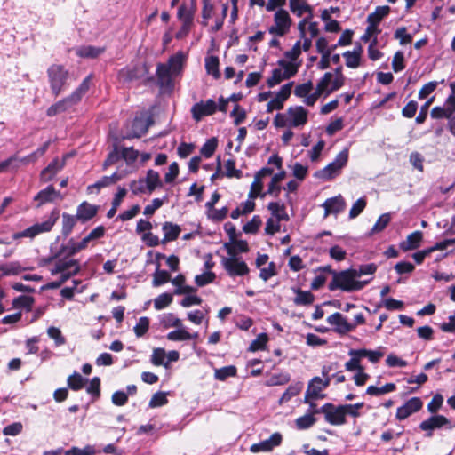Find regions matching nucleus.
I'll return each instance as SVG.
<instances>
[{
  "label": "nucleus",
  "instance_id": "1",
  "mask_svg": "<svg viewBox=\"0 0 455 455\" xmlns=\"http://www.w3.org/2000/svg\"><path fill=\"white\" fill-rule=\"evenodd\" d=\"M185 61V53L183 52H178L169 58L167 63L157 64L156 77L161 88L167 90L173 88L172 78L181 73Z\"/></svg>",
  "mask_w": 455,
  "mask_h": 455
},
{
  "label": "nucleus",
  "instance_id": "2",
  "mask_svg": "<svg viewBox=\"0 0 455 455\" xmlns=\"http://www.w3.org/2000/svg\"><path fill=\"white\" fill-rule=\"evenodd\" d=\"M356 271L353 268L334 272L333 278L329 283V290L335 291L340 289L344 291H355L363 289L371 281L369 280H357Z\"/></svg>",
  "mask_w": 455,
  "mask_h": 455
},
{
  "label": "nucleus",
  "instance_id": "3",
  "mask_svg": "<svg viewBox=\"0 0 455 455\" xmlns=\"http://www.w3.org/2000/svg\"><path fill=\"white\" fill-rule=\"evenodd\" d=\"M92 76H86L78 88L69 96L59 100L48 108L46 114L48 116H54L60 113L65 112L81 101L83 96L87 92L90 87Z\"/></svg>",
  "mask_w": 455,
  "mask_h": 455
},
{
  "label": "nucleus",
  "instance_id": "4",
  "mask_svg": "<svg viewBox=\"0 0 455 455\" xmlns=\"http://www.w3.org/2000/svg\"><path fill=\"white\" fill-rule=\"evenodd\" d=\"M228 257H222L220 263L228 275L231 277L243 276L249 273V267L245 261L242 260L237 255L234 248L226 243L224 244Z\"/></svg>",
  "mask_w": 455,
  "mask_h": 455
},
{
  "label": "nucleus",
  "instance_id": "5",
  "mask_svg": "<svg viewBox=\"0 0 455 455\" xmlns=\"http://www.w3.org/2000/svg\"><path fill=\"white\" fill-rule=\"evenodd\" d=\"M52 93L57 97L64 90L68 79V71L61 65L53 64L47 69Z\"/></svg>",
  "mask_w": 455,
  "mask_h": 455
},
{
  "label": "nucleus",
  "instance_id": "6",
  "mask_svg": "<svg viewBox=\"0 0 455 455\" xmlns=\"http://www.w3.org/2000/svg\"><path fill=\"white\" fill-rule=\"evenodd\" d=\"M348 160V149L344 148L340 151L335 159L324 168L317 171L315 177L323 180H330L339 175L343 167L346 166Z\"/></svg>",
  "mask_w": 455,
  "mask_h": 455
},
{
  "label": "nucleus",
  "instance_id": "7",
  "mask_svg": "<svg viewBox=\"0 0 455 455\" xmlns=\"http://www.w3.org/2000/svg\"><path fill=\"white\" fill-rule=\"evenodd\" d=\"M58 217L52 213V215L42 223H36L35 225L26 228L21 232H17L12 235L13 240H18L23 237L34 238L37 235L44 232H48L52 229L53 225L55 224Z\"/></svg>",
  "mask_w": 455,
  "mask_h": 455
},
{
  "label": "nucleus",
  "instance_id": "8",
  "mask_svg": "<svg viewBox=\"0 0 455 455\" xmlns=\"http://www.w3.org/2000/svg\"><path fill=\"white\" fill-rule=\"evenodd\" d=\"M275 24L268 28V32L277 36H283L291 26V19L286 10L279 9L274 15Z\"/></svg>",
  "mask_w": 455,
  "mask_h": 455
},
{
  "label": "nucleus",
  "instance_id": "9",
  "mask_svg": "<svg viewBox=\"0 0 455 455\" xmlns=\"http://www.w3.org/2000/svg\"><path fill=\"white\" fill-rule=\"evenodd\" d=\"M315 412H322L325 416V420L331 425H343L346 423L343 405L335 407L332 403H326L316 410Z\"/></svg>",
  "mask_w": 455,
  "mask_h": 455
},
{
  "label": "nucleus",
  "instance_id": "10",
  "mask_svg": "<svg viewBox=\"0 0 455 455\" xmlns=\"http://www.w3.org/2000/svg\"><path fill=\"white\" fill-rule=\"evenodd\" d=\"M70 257L61 256L58 258L54 267L50 270L52 275L57 274H70V276L76 275L80 271V267L76 259Z\"/></svg>",
  "mask_w": 455,
  "mask_h": 455
},
{
  "label": "nucleus",
  "instance_id": "11",
  "mask_svg": "<svg viewBox=\"0 0 455 455\" xmlns=\"http://www.w3.org/2000/svg\"><path fill=\"white\" fill-rule=\"evenodd\" d=\"M217 109L218 104L213 100L209 99L194 104L191 108V114L193 119L199 122L204 116L213 115Z\"/></svg>",
  "mask_w": 455,
  "mask_h": 455
},
{
  "label": "nucleus",
  "instance_id": "12",
  "mask_svg": "<svg viewBox=\"0 0 455 455\" xmlns=\"http://www.w3.org/2000/svg\"><path fill=\"white\" fill-rule=\"evenodd\" d=\"M283 436L280 433L275 432L271 435L268 439L263 440L258 443H253L250 447V451L252 453L269 452L275 447L279 446L282 443Z\"/></svg>",
  "mask_w": 455,
  "mask_h": 455
},
{
  "label": "nucleus",
  "instance_id": "13",
  "mask_svg": "<svg viewBox=\"0 0 455 455\" xmlns=\"http://www.w3.org/2000/svg\"><path fill=\"white\" fill-rule=\"evenodd\" d=\"M293 82L283 85L275 97L267 105V112L271 113L274 110H279L283 108L284 101L290 97Z\"/></svg>",
  "mask_w": 455,
  "mask_h": 455
},
{
  "label": "nucleus",
  "instance_id": "14",
  "mask_svg": "<svg viewBox=\"0 0 455 455\" xmlns=\"http://www.w3.org/2000/svg\"><path fill=\"white\" fill-rule=\"evenodd\" d=\"M422 406L423 403L419 397H412L397 409L395 418L398 420H403L411 414L419 411Z\"/></svg>",
  "mask_w": 455,
  "mask_h": 455
},
{
  "label": "nucleus",
  "instance_id": "15",
  "mask_svg": "<svg viewBox=\"0 0 455 455\" xmlns=\"http://www.w3.org/2000/svg\"><path fill=\"white\" fill-rule=\"evenodd\" d=\"M327 323L334 326V331L339 334H346L355 329V324H352L340 313H334L327 317Z\"/></svg>",
  "mask_w": 455,
  "mask_h": 455
},
{
  "label": "nucleus",
  "instance_id": "16",
  "mask_svg": "<svg viewBox=\"0 0 455 455\" xmlns=\"http://www.w3.org/2000/svg\"><path fill=\"white\" fill-rule=\"evenodd\" d=\"M289 126H303L307 122V110L301 106L290 107L287 110Z\"/></svg>",
  "mask_w": 455,
  "mask_h": 455
},
{
  "label": "nucleus",
  "instance_id": "17",
  "mask_svg": "<svg viewBox=\"0 0 455 455\" xmlns=\"http://www.w3.org/2000/svg\"><path fill=\"white\" fill-rule=\"evenodd\" d=\"M88 245L87 240L83 238L81 242L76 243L70 239L67 244H62L60 249L56 252L54 257H72L80 251L85 249Z\"/></svg>",
  "mask_w": 455,
  "mask_h": 455
},
{
  "label": "nucleus",
  "instance_id": "18",
  "mask_svg": "<svg viewBox=\"0 0 455 455\" xmlns=\"http://www.w3.org/2000/svg\"><path fill=\"white\" fill-rule=\"evenodd\" d=\"M448 423L449 420L446 417L443 415H435L422 421L419 425V428L427 432L426 435L427 437H431L432 431L434 429L440 428Z\"/></svg>",
  "mask_w": 455,
  "mask_h": 455
},
{
  "label": "nucleus",
  "instance_id": "19",
  "mask_svg": "<svg viewBox=\"0 0 455 455\" xmlns=\"http://www.w3.org/2000/svg\"><path fill=\"white\" fill-rule=\"evenodd\" d=\"M323 207L325 211V216L334 213L337 214L342 212L346 207V203L343 197L339 195L327 199L323 204Z\"/></svg>",
  "mask_w": 455,
  "mask_h": 455
},
{
  "label": "nucleus",
  "instance_id": "20",
  "mask_svg": "<svg viewBox=\"0 0 455 455\" xmlns=\"http://www.w3.org/2000/svg\"><path fill=\"white\" fill-rule=\"evenodd\" d=\"M97 207L93 204H91L87 202H83L78 207L76 211V218L78 220L82 222H86L92 220L97 213Z\"/></svg>",
  "mask_w": 455,
  "mask_h": 455
},
{
  "label": "nucleus",
  "instance_id": "21",
  "mask_svg": "<svg viewBox=\"0 0 455 455\" xmlns=\"http://www.w3.org/2000/svg\"><path fill=\"white\" fill-rule=\"evenodd\" d=\"M152 123L151 117H136L132 125V137L140 138L144 135Z\"/></svg>",
  "mask_w": 455,
  "mask_h": 455
},
{
  "label": "nucleus",
  "instance_id": "22",
  "mask_svg": "<svg viewBox=\"0 0 455 455\" xmlns=\"http://www.w3.org/2000/svg\"><path fill=\"white\" fill-rule=\"evenodd\" d=\"M56 198H62L60 192L56 191L53 188V186L50 185L46 188L41 190L37 193V195L35 196V201H38V206L48 203L52 202Z\"/></svg>",
  "mask_w": 455,
  "mask_h": 455
},
{
  "label": "nucleus",
  "instance_id": "23",
  "mask_svg": "<svg viewBox=\"0 0 455 455\" xmlns=\"http://www.w3.org/2000/svg\"><path fill=\"white\" fill-rule=\"evenodd\" d=\"M422 237H423V235L420 231H415V232L410 234L407 236L406 240L403 241L400 243V248L403 251L415 250L419 247Z\"/></svg>",
  "mask_w": 455,
  "mask_h": 455
},
{
  "label": "nucleus",
  "instance_id": "24",
  "mask_svg": "<svg viewBox=\"0 0 455 455\" xmlns=\"http://www.w3.org/2000/svg\"><path fill=\"white\" fill-rule=\"evenodd\" d=\"M162 229L164 232L163 243L176 240L181 232L180 227L172 222L164 223Z\"/></svg>",
  "mask_w": 455,
  "mask_h": 455
},
{
  "label": "nucleus",
  "instance_id": "25",
  "mask_svg": "<svg viewBox=\"0 0 455 455\" xmlns=\"http://www.w3.org/2000/svg\"><path fill=\"white\" fill-rule=\"evenodd\" d=\"M64 166V161L60 162L57 158L51 162L41 172V178L44 181L51 180Z\"/></svg>",
  "mask_w": 455,
  "mask_h": 455
},
{
  "label": "nucleus",
  "instance_id": "26",
  "mask_svg": "<svg viewBox=\"0 0 455 455\" xmlns=\"http://www.w3.org/2000/svg\"><path fill=\"white\" fill-rule=\"evenodd\" d=\"M285 175L286 172L284 171H282L273 175L267 191L262 194V196H265L267 194L275 197H278L281 191V187L279 186V183L285 178Z\"/></svg>",
  "mask_w": 455,
  "mask_h": 455
},
{
  "label": "nucleus",
  "instance_id": "27",
  "mask_svg": "<svg viewBox=\"0 0 455 455\" xmlns=\"http://www.w3.org/2000/svg\"><path fill=\"white\" fill-rule=\"evenodd\" d=\"M348 355H359L362 357H367L370 362L375 363L384 355V353L380 350H368V349H351Z\"/></svg>",
  "mask_w": 455,
  "mask_h": 455
},
{
  "label": "nucleus",
  "instance_id": "28",
  "mask_svg": "<svg viewBox=\"0 0 455 455\" xmlns=\"http://www.w3.org/2000/svg\"><path fill=\"white\" fill-rule=\"evenodd\" d=\"M390 7L387 5L378 6L375 11L370 13L367 17L368 24L378 27L383 18L388 15Z\"/></svg>",
  "mask_w": 455,
  "mask_h": 455
},
{
  "label": "nucleus",
  "instance_id": "29",
  "mask_svg": "<svg viewBox=\"0 0 455 455\" xmlns=\"http://www.w3.org/2000/svg\"><path fill=\"white\" fill-rule=\"evenodd\" d=\"M324 389L322 385L315 382V378H313L307 387V392L304 397V403H309V400L317 399L323 397L321 392Z\"/></svg>",
  "mask_w": 455,
  "mask_h": 455
},
{
  "label": "nucleus",
  "instance_id": "30",
  "mask_svg": "<svg viewBox=\"0 0 455 455\" xmlns=\"http://www.w3.org/2000/svg\"><path fill=\"white\" fill-rule=\"evenodd\" d=\"M267 209L271 212L272 215L276 218V221L279 223L281 220H288L289 216L285 212V206L283 204L279 202H271L267 205Z\"/></svg>",
  "mask_w": 455,
  "mask_h": 455
},
{
  "label": "nucleus",
  "instance_id": "31",
  "mask_svg": "<svg viewBox=\"0 0 455 455\" xmlns=\"http://www.w3.org/2000/svg\"><path fill=\"white\" fill-rule=\"evenodd\" d=\"M147 184L148 193H152L156 188L162 186L159 173L154 170H148L144 179Z\"/></svg>",
  "mask_w": 455,
  "mask_h": 455
},
{
  "label": "nucleus",
  "instance_id": "32",
  "mask_svg": "<svg viewBox=\"0 0 455 455\" xmlns=\"http://www.w3.org/2000/svg\"><path fill=\"white\" fill-rule=\"evenodd\" d=\"M362 52L361 46L358 47V50H354L353 52L347 51L343 53V57L346 60V65L348 68H355L360 65V54Z\"/></svg>",
  "mask_w": 455,
  "mask_h": 455
},
{
  "label": "nucleus",
  "instance_id": "33",
  "mask_svg": "<svg viewBox=\"0 0 455 455\" xmlns=\"http://www.w3.org/2000/svg\"><path fill=\"white\" fill-rule=\"evenodd\" d=\"M104 48L85 45L76 50V54L83 58H96L104 52Z\"/></svg>",
  "mask_w": 455,
  "mask_h": 455
},
{
  "label": "nucleus",
  "instance_id": "34",
  "mask_svg": "<svg viewBox=\"0 0 455 455\" xmlns=\"http://www.w3.org/2000/svg\"><path fill=\"white\" fill-rule=\"evenodd\" d=\"M396 389V386L394 383H387L386 385L378 387L375 386H369L366 389V394L373 396H379L384 394L394 392Z\"/></svg>",
  "mask_w": 455,
  "mask_h": 455
},
{
  "label": "nucleus",
  "instance_id": "35",
  "mask_svg": "<svg viewBox=\"0 0 455 455\" xmlns=\"http://www.w3.org/2000/svg\"><path fill=\"white\" fill-rule=\"evenodd\" d=\"M455 110L454 105H449L447 102L445 103V107H435L431 110V116L433 118H451L453 112Z\"/></svg>",
  "mask_w": 455,
  "mask_h": 455
},
{
  "label": "nucleus",
  "instance_id": "36",
  "mask_svg": "<svg viewBox=\"0 0 455 455\" xmlns=\"http://www.w3.org/2000/svg\"><path fill=\"white\" fill-rule=\"evenodd\" d=\"M303 388L302 382H296L289 386L286 391L283 394L280 398V403L290 401L293 396H296L300 393Z\"/></svg>",
  "mask_w": 455,
  "mask_h": 455
},
{
  "label": "nucleus",
  "instance_id": "37",
  "mask_svg": "<svg viewBox=\"0 0 455 455\" xmlns=\"http://www.w3.org/2000/svg\"><path fill=\"white\" fill-rule=\"evenodd\" d=\"M195 15V8H188L185 4H182L179 7L178 10V18L182 23H191L193 24Z\"/></svg>",
  "mask_w": 455,
  "mask_h": 455
},
{
  "label": "nucleus",
  "instance_id": "38",
  "mask_svg": "<svg viewBox=\"0 0 455 455\" xmlns=\"http://www.w3.org/2000/svg\"><path fill=\"white\" fill-rule=\"evenodd\" d=\"M205 68L208 74L214 78H219L220 74L219 71V59L216 56H210L205 59Z\"/></svg>",
  "mask_w": 455,
  "mask_h": 455
},
{
  "label": "nucleus",
  "instance_id": "39",
  "mask_svg": "<svg viewBox=\"0 0 455 455\" xmlns=\"http://www.w3.org/2000/svg\"><path fill=\"white\" fill-rule=\"evenodd\" d=\"M290 9L299 17H301L307 12L311 14L310 6L300 0H290Z\"/></svg>",
  "mask_w": 455,
  "mask_h": 455
},
{
  "label": "nucleus",
  "instance_id": "40",
  "mask_svg": "<svg viewBox=\"0 0 455 455\" xmlns=\"http://www.w3.org/2000/svg\"><path fill=\"white\" fill-rule=\"evenodd\" d=\"M77 218H76V215L73 216V215H69L68 213H63L62 214V234L64 235H68L74 226L76 225V221H77Z\"/></svg>",
  "mask_w": 455,
  "mask_h": 455
},
{
  "label": "nucleus",
  "instance_id": "41",
  "mask_svg": "<svg viewBox=\"0 0 455 455\" xmlns=\"http://www.w3.org/2000/svg\"><path fill=\"white\" fill-rule=\"evenodd\" d=\"M86 379L83 378L79 373L74 372L68 378V386L72 390H80L84 387Z\"/></svg>",
  "mask_w": 455,
  "mask_h": 455
},
{
  "label": "nucleus",
  "instance_id": "42",
  "mask_svg": "<svg viewBox=\"0 0 455 455\" xmlns=\"http://www.w3.org/2000/svg\"><path fill=\"white\" fill-rule=\"evenodd\" d=\"M294 303L296 305H310L314 301V295L310 291L297 290Z\"/></svg>",
  "mask_w": 455,
  "mask_h": 455
},
{
  "label": "nucleus",
  "instance_id": "43",
  "mask_svg": "<svg viewBox=\"0 0 455 455\" xmlns=\"http://www.w3.org/2000/svg\"><path fill=\"white\" fill-rule=\"evenodd\" d=\"M236 375V368L233 365L225 366L220 369H217L214 371V377L219 380H225L229 377H234Z\"/></svg>",
  "mask_w": 455,
  "mask_h": 455
},
{
  "label": "nucleus",
  "instance_id": "44",
  "mask_svg": "<svg viewBox=\"0 0 455 455\" xmlns=\"http://www.w3.org/2000/svg\"><path fill=\"white\" fill-rule=\"evenodd\" d=\"M22 269L23 268L17 261L0 265V271L3 273L4 275H18L22 271Z\"/></svg>",
  "mask_w": 455,
  "mask_h": 455
},
{
  "label": "nucleus",
  "instance_id": "45",
  "mask_svg": "<svg viewBox=\"0 0 455 455\" xmlns=\"http://www.w3.org/2000/svg\"><path fill=\"white\" fill-rule=\"evenodd\" d=\"M289 79L288 76L283 74V70L282 68H275L272 71V76L267 79V84L269 87H274L275 85L280 84L282 81Z\"/></svg>",
  "mask_w": 455,
  "mask_h": 455
},
{
  "label": "nucleus",
  "instance_id": "46",
  "mask_svg": "<svg viewBox=\"0 0 455 455\" xmlns=\"http://www.w3.org/2000/svg\"><path fill=\"white\" fill-rule=\"evenodd\" d=\"M172 302V295L170 293H162L154 300V307L156 310L167 307Z\"/></svg>",
  "mask_w": 455,
  "mask_h": 455
},
{
  "label": "nucleus",
  "instance_id": "47",
  "mask_svg": "<svg viewBox=\"0 0 455 455\" xmlns=\"http://www.w3.org/2000/svg\"><path fill=\"white\" fill-rule=\"evenodd\" d=\"M189 332L184 328H177V330L170 331L167 334V339L171 341H183L189 340Z\"/></svg>",
  "mask_w": 455,
  "mask_h": 455
},
{
  "label": "nucleus",
  "instance_id": "48",
  "mask_svg": "<svg viewBox=\"0 0 455 455\" xmlns=\"http://www.w3.org/2000/svg\"><path fill=\"white\" fill-rule=\"evenodd\" d=\"M217 145H218V140L216 138H212L210 140H208L202 147L200 152L201 154L206 157V158H209L211 157L215 150H216V148H217Z\"/></svg>",
  "mask_w": 455,
  "mask_h": 455
},
{
  "label": "nucleus",
  "instance_id": "49",
  "mask_svg": "<svg viewBox=\"0 0 455 455\" xmlns=\"http://www.w3.org/2000/svg\"><path fill=\"white\" fill-rule=\"evenodd\" d=\"M228 213V208L227 206H224L219 210H216L213 207L212 210L207 211V217H208V219H210L213 221L219 222V221H221L224 219H226Z\"/></svg>",
  "mask_w": 455,
  "mask_h": 455
},
{
  "label": "nucleus",
  "instance_id": "50",
  "mask_svg": "<svg viewBox=\"0 0 455 455\" xmlns=\"http://www.w3.org/2000/svg\"><path fill=\"white\" fill-rule=\"evenodd\" d=\"M166 353L164 348H156L153 351L151 356V362L155 365H164L165 368L168 367V362H164Z\"/></svg>",
  "mask_w": 455,
  "mask_h": 455
},
{
  "label": "nucleus",
  "instance_id": "51",
  "mask_svg": "<svg viewBox=\"0 0 455 455\" xmlns=\"http://www.w3.org/2000/svg\"><path fill=\"white\" fill-rule=\"evenodd\" d=\"M315 422V419L312 413H307L296 419V426L299 429H307L312 427Z\"/></svg>",
  "mask_w": 455,
  "mask_h": 455
},
{
  "label": "nucleus",
  "instance_id": "52",
  "mask_svg": "<svg viewBox=\"0 0 455 455\" xmlns=\"http://www.w3.org/2000/svg\"><path fill=\"white\" fill-rule=\"evenodd\" d=\"M395 38L399 40L400 44L405 45L412 41V36L407 33L406 28L402 27L395 30Z\"/></svg>",
  "mask_w": 455,
  "mask_h": 455
},
{
  "label": "nucleus",
  "instance_id": "53",
  "mask_svg": "<svg viewBox=\"0 0 455 455\" xmlns=\"http://www.w3.org/2000/svg\"><path fill=\"white\" fill-rule=\"evenodd\" d=\"M149 328V320L148 317H140L134 326L133 330L137 337H142Z\"/></svg>",
  "mask_w": 455,
  "mask_h": 455
},
{
  "label": "nucleus",
  "instance_id": "54",
  "mask_svg": "<svg viewBox=\"0 0 455 455\" xmlns=\"http://www.w3.org/2000/svg\"><path fill=\"white\" fill-rule=\"evenodd\" d=\"M268 340L267 335L266 333H260L258 337L251 343L249 347L250 351H257L264 349L267 342Z\"/></svg>",
  "mask_w": 455,
  "mask_h": 455
},
{
  "label": "nucleus",
  "instance_id": "55",
  "mask_svg": "<svg viewBox=\"0 0 455 455\" xmlns=\"http://www.w3.org/2000/svg\"><path fill=\"white\" fill-rule=\"evenodd\" d=\"M278 65L283 68V74H285L289 79L294 76L298 72V65L291 62L281 60L278 61Z\"/></svg>",
  "mask_w": 455,
  "mask_h": 455
},
{
  "label": "nucleus",
  "instance_id": "56",
  "mask_svg": "<svg viewBox=\"0 0 455 455\" xmlns=\"http://www.w3.org/2000/svg\"><path fill=\"white\" fill-rule=\"evenodd\" d=\"M161 323L165 327H175V328L183 327V324H182V322L180 321V319L175 317L172 314L164 315L161 318Z\"/></svg>",
  "mask_w": 455,
  "mask_h": 455
},
{
  "label": "nucleus",
  "instance_id": "57",
  "mask_svg": "<svg viewBox=\"0 0 455 455\" xmlns=\"http://www.w3.org/2000/svg\"><path fill=\"white\" fill-rule=\"evenodd\" d=\"M226 176L228 178L235 177L241 178L242 172L235 169V161L234 159H228L225 163Z\"/></svg>",
  "mask_w": 455,
  "mask_h": 455
},
{
  "label": "nucleus",
  "instance_id": "58",
  "mask_svg": "<svg viewBox=\"0 0 455 455\" xmlns=\"http://www.w3.org/2000/svg\"><path fill=\"white\" fill-rule=\"evenodd\" d=\"M260 225H261V220H260L259 216L255 215L249 222H247L243 226V229L247 234H254L258 231Z\"/></svg>",
  "mask_w": 455,
  "mask_h": 455
},
{
  "label": "nucleus",
  "instance_id": "59",
  "mask_svg": "<svg viewBox=\"0 0 455 455\" xmlns=\"http://www.w3.org/2000/svg\"><path fill=\"white\" fill-rule=\"evenodd\" d=\"M65 455H94L96 451L93 446L87 445L84 449L73 447L66 451Z\"/></svg>",
  "mask_w": 455,
  "mask_h": 455
},
{
  "label": "nucleus",
  "instance_id": "60",
  "mask_svg": "<svg viewBox=\"0 0 455 455\" xmlns=\"http://www.w3.org/2000/svg\"><path fill=\"white\" fill-rule=\"evenodd\" d=\"M167 402L166 394L164 392H157L153 395L148 405L151 408H156L166 404Z\"/></svg>",
  "mask_w": 455,
  "mask_h": 455
},
{
  "label": "nucleus",
  "instance_id": "61",
  "mask_svg": "<svg viewBox=\"0 0 455 455\" xmlns=\"http://www.w3.org/2000/svg\"><path fill=\"white\" fill-rule=\"evenodd\" d=\"M122 158V154L118 151L117 146L114 147V149L108 154L107 159L103 163V169L115 164Z\"/></svg>",
  "mask_w": 455,
  "mask_h": 455
},
{
  "label": "nucleus",
  "instance_id": "62",
  "mask_svg": "<svg viewBox=\"0 0 455 455\" xmlns=\"http://www.w3.org/2000/svg\"><path fill=\"white\" fill-rule=\"evenodd\" d=\"M214 279L215 274L213 272L208 271L196 275L195 277V282L198 286L202 287L213 282Z\"/></svg>",
  "mask_w": 455,
  "mask_h": 455
},
{
  "label": "nucleus",
  "instance_id": "63",
  "mask_svg": "<svg viewBox=\"0 0 455 455\" xmlns=\"http://www.w3.org/2000/svg\"><path fill=\"white\" fill-rule=\"evenodd\" d=\"M312 89L313 83L311 81H308L307 83L297 85L294 90V94L297 97L304 98L311 92Z\"/></svg>",
  "mask_w": 455,
  "mask_h": 455
},
{
  "label": "nucleus",
  "instance_id": "64",
  "mask_svg": "<svg viewBox=\"0 0 455 455\" xmlns=\"http://www.w3.org/2000/svg\"><path fill=\"white\" fill-rule=\"evenodd\" d=\"M170 274L165 270H156L154 275L153 285L157 287L170 280Z\"/></svg>",
  "mask_w": 455,
  "mask_h": 455
}]
</instances>
